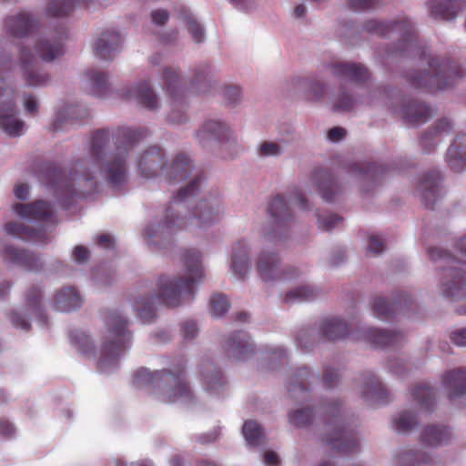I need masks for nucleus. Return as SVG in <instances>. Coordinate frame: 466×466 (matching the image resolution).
I'll return each mask as SVG.
<instances>
[{"mask_svg":"<svg viewBox=\"0 0 466 466\" xmlns=\"http://www.w3.org/2000/svg\"><path fill=\"white\" fill-rule=\"evenodd\" d=\"M145 137L140 130L127 127L116 129L111 136L108 130L94 133L90 147L91 159L76 161L70 172V185L78 194L93 191L96 187L94 174L97 169L114 187L127 179V152Z\"/></svg>","mask_w":466,"mask_h":466,"instance_id":"nucleus-1","label":"nucleus"},{"mask_svg":"<svg viewBox=\"0 0 466 466\" xmlns=\"http://www.w3.org/2000/svg\"><path fill=\"white\" fill-rule=\"evenodd\" d=\"M200 253L196 250H186L182 260L185 275L177 277L162 276L158 279L157 298H143L138 302L139 317L146 322L150 321L155 315L156 304L161 301L168 307L179 306L186 296H190L194 286L204 277Z\"/></svg>","mask_w":466,"mask_h":466,"instance_id":"nucleus-2","label":"nucleus"},{"mask_svg":"<svg viewBox=\"0 0 466 466\" xmlns=\"http://www.w3.org/2000/svg\"><path fill=\"white\" fill-rule=\"evenodd\" d=\"M180 210H174L172 208L167 209L165 220L156 227L147 228L145 234L152 238L156 244L162 239L169 238L177 229H192L202 228L217 222L222 215L221 203L217 198H209L200 200L194 209L184 218H179L177 213Z\"/></svg>","mask_w":466,"mask_h":466,"instance_id":"nucleus-3","label":"nucleus"},{"mask_svg":"<svg viewBox=\"0 0 466 466\" xmlns=\"http://www.w3.org/2000/svg\"><path fill=\"white\" fill-rule=\"evenodd\" d=\"M133 384L142 388L152 384L156 394L165 402L190 400V390L184 380L182 371H157L154 374L141 369L134 376Z\"/></svg>","mask_w":466,"mask_h":466,"instance_id":"nucleus-4","label":"nucleus"},{"mask_svg":"<svg viewBox=\"0 0 466 466\" xmlns=\"http://www.w3.org/2000/svg\"><path fill=\"white\" fill-rule=\"evenodd\" d=\"M107 336L101 349L98 369L102 371L115 365L118 356L125 350L131 335L127 329V321L116 310H109L106 316Z\"/></svg>","mask_w":466,"mask_h":466,"instance_id":"nucleus-5","label":"nucleus"},{"mask_svg":"<svg viewBox=\"0 0 466 466\" xmlns=\"http://www.w3.org/2000/svg\"><path fill=\"white\" fill-rule=\"evenodd\" d=\"M196 139L202 146H208L217 141L220 151L227 157H233L238 153L239 145L237 137L230 127L219 120H207L196 131Z\"/></svg>","mask_w":466,"mask_h":466,"instance_id":"nucleus-6","label":"nucleus"},{"mask_svg":"<svg viewBox=\"0 0 466 466\" xmlns=\"http://www.w3.org/2000/svg\"><path fill=\"white\" fill-rule=\"evenodd\" d=\"M267 210L268 220L264 233L267 239L271 241L281 237L292 225L294 218L287 201L280 195L268 202Z\"/></svg>","mask_w":466,"mask_h":466,"instance_id":"nucleus-7","label":"nucleus"},{"mask_svg":"<svg viewBox=\"0 0 466 466\" xmlns=\"http://www.w3.org/2000/svg\"><path fill=\"white\" fill-rule=\"evenodd\" d=\"M14 90L0 78V128L11 137L20 136L24 122L15 115Z\"/></svg>","mask_w":466,"mask_h":466,"instance_id":"nucleus-8","label":"nucleus"},{"mask_svg":"<svg viewBox=\"0 0 466 466\" xmlns=\"http://www.w3.org/2000/svg\"><path fill=\"white\" fill-rule=\"evenodd\" d=\"M428 68L413 71L409 75L410 83L415 87H425L431 91L445 88L448 84L444 80L446 72L441 68L438 59L430 57Z\"/></svg>","mask_w":466,"mask_h":466,"instance_id":"nucleus-9","label":"nucleus"},{"mask_svg":"<svg viewBox=\"0 0 466 466\" xmlns=\"http://www.w3.org/2000/svg\"><path fill=\"white\" fill-rule=\"evenodd\" d=\"M137 167L141 176L145 178H152L158 175L164 176L167 167L165 152L158 147H150L140 155Z\"/></svg>","mask_w":466,"mask_h":466,"instance_id":"nucleus-10","label":"nucleus"},{"mask_svg":"<svg viewBox=\"0 0 466 466\" xmlns=\"http://www.w3.org/2000/svg\"><path fill=\"white\" fill-rule=\"evenodd\" d=\"M256 268L261 279L266 282L288 278L275 253L267 251L259 253L256 261Z\"/></svg>","mask_w":466,"mask_h":466,"instance_id":"nucleus-11","label":"nucleus"},{"mask_svg":"<svg viewBox=\"0 0 466 466\" xmlns=\"http://www.w3.org/2000/svg\"><path fill=\"white\" fill-rule=\"evenodd\" d=\"M20 62L23 79L28 86H42L49 83V76L35 67V59L26 47L20 50Z\"/></svg>","mask_w":466,"mask_h":466,"instance_id":"nucleus-12","label":"nucleus"},{"mask_svg":"<svg viewBox=\"0 0 466 466\" xmlns=\"http://www.w3.org/2000/svg\"><path fill=\"white\" fill-rule=\"evenodd\" d=\"M441 290L445 297L452 299L464 298L466 294V273L456 267L447 269Z\"/></svg>","mask_w":466,"mask_h":466,"instance_id":"nucleus-13","label":"nucleus"},{"mask_svg":"<svg viewBox=\"0 0 466 466\" xmlns=\"http://www.w3.org/2000/svg\"><path fill=\"white\" fill-rule=\"evenodd\" d=\"M1 256L5 262L16 264L29 271H37L43 268L40 258L25 249L6 246L2 250Z\"/></svg>","mask_w":466,"mask_h":466,"instance_id":"nucleus-14","label":"nucleus"},{"mask_svg":"<svg viewBox=\"0 0 466 466\" xmlns=\"http://www.w3.org/2000/svg\"><path fill=\"white\" fill-rule=\"evenodd\" d=\"M363 31L378 35H386L394 31L405 37H410L413 34V27L408 20L385 23L377 19H370L364 23Z\"/></svg>","mask_w":466,"mask_h":466,"instance_id":"nucleus-15","label":"nucleus"},{"mask_svg":"<svg viewBox=\"0 0 466 466\" xmlns=\"http://www.w3.org/2000/svg\"><path fill=\"white\" fill-rule=\"evenodd\" d=\"M418 189L423 205L432 208L441 196L440 174L437 171L425 174L420 181Z\"/></svg>","mask_w":466,"mask_h":466,"instance_id":"nucleus-16","label":"nucleus"},{"mask_svg":"<svg viewBox=\"0 0 466 466\" xmlns=\"http://www.w3.org/2000/svg\"><path fill=\"white\" fill-rule=\"evenodd\" d=\"M121 37L114 31L103 32L94 45L95 54L103 60H112L114 54L119 49Z\"/></svg>","mask_w":466,"mask_h":466,"instance_id":"nucleus-17","label":"nucleus"},{"mask_svg":"<svg viewBox=\"0 0 466 466\" xmlns=\"http://www.w3.org/2000/svg\"><path fill=\"white\" fill-rule=\"evenodd\" d=\"M36 25L37 21L25 12L7 16L5 20V28L13 36H24L29 34Z\"/></svg>","mask_w":466,"mask_h":466,"instance_id":"nucleus-18","label":"nucleus"},{"mask_svg":"<svg viewBox=\"0 0 466 466\" xmlns=\"http://www.w3.org/2000/svg\"><path fill=\"white\" fill-rule=\"evenodd\" d=\"M226 352L230 359L246 360L252 356L253 349L246 334L236 332L228 339Z\"/></svg>","mask_w":466,"mask_h":466,"instance_id":"nucleus-19","label":"nucleus"},{"mask_svg":"<svg viewBox=\"0 0 466 466\" xmlns=\"http://www.w3.org/2000/svg\"><path fill=\"white\" fill-rule=\"evenodd\" d=\"M191 160L185 155H177L164 171V177L169 183L184 181L192 171Z\"/></svg>","mask_w":466,"mask_h":466,"instance_id":"nucleus-20","label":"nucleus"},{"mask_svg":"<svg viewBox=\"0 0 466 466\" xmlns=\"http://www.w3.org/2000/svg\"><path fill=\"white\" fill-rule=\"evenodd\" d=\"M399 115L412 125H420L431 117L432 110L422 103L411 100L403 105Z\"/></svg>","mask_w":466,"mask_h":466,"instance_id":"nucleus-21","label":"nucleus"},{"mask_svg":"<svg viewBox=\"0 0 466 466\" xmlns=\"http://www.w3.org/2000/svg\"><path fill=\"white\" fill-rule=\"evenodd\" d=\"M334 76L356 83H363L370 78L369 71L360 64L339 63L331 67Z\"/></svg>","mask_w":466,"mask_h":466,"instance_id":"nucleus-22","label":"nucleus"},{"mask_svg":"<svg viewBox=\"0 0 466 466\" xmlns=\"http://www.w3.org/2000/svg\"><path fill=\"white\" fill-rule=\"evenodd\" d=\"M363 337L367 342L374 347L392 346L403 340L404 335L401 332L389 331L374 328L366 329Z\"/></svg>","mask_w":466,"mask_h":466,"instance_id":"nucleus-23","label":"nucleus"},{"mask_svg":"<svg viewBox=\"0 0 466 466\" xmlns=\"http://www.w3.org/2000/svg\"><path fill=\"white\" fill-rule=\"evenodd\" d=\"M7 234L25 241L47 243L49 238L43 229H35L17 222H10L5 228Z\"/></svg>","mask_w":466,"mask_h":466,"instance_id":"nucleus-24","label":"nucleus"},{"mask_svg":"<svg viewBox=\"0 0 466 466\" xmlns=\"http://www.w3.org/2000/svg\"><path fill=\"white\" fill-rule=\"evenodd\" d=\"M13 210L26 219H46L52 214L51 206L42 200L30 204L16 203L13 205Z\"/></svg>","mask_w":466,"mask_h":466,"instance_id":"nucleus-25","label":"nucleus"},{"mask_svg":"<svg viewBox=\"0 0 466 466\" xmlns=\"http://www.w3.org/2000/svg\"><path fill=\"white\" fill-rule=\"evenodd\" d=\"M248 250V245L243 241L237 242L233 247L231 268L234 274L239 279H243L251 267Z\"/></svg>","mask_w":466,"mask_h":466,"instance_id":"nucleus-26","label":"nucleus"},{"mask_svg":"<svg viewBox=\"0 0 466 466\" xmlns=\"http://www.w3.org/2000/svg\"><path fill=\"white\" fill-rule=\"evenodd\" d=\"M314 179L326 201H335L342 192L340 186L327 170L317 172Z\"/></svg>","mask_w":466,"mask_h":466,"instance_id":"nucleus-27","label":"nucleus"},{"mask_svg":"<svg viewBox=\"0 0 466 466\" xmlns=\"http://www.w3.org/2000/svg\"><path fill=\"white\" fill-rule=\"evenodd\" d=\"M326 441L332 449L343 454L354 451L358 446L357 441L340 428L330 429Z\"/></svg>","mask_w":466,"mask_h":466,"instance_id":"nucleus-28","label":"nucleus"},{"mask_svg":"<svg viewBox=\"0 0 466 466\" xmlns=\"http://www.w3.org/2000/svg\"><path fill=\"white\" fill-rule=\"evenodd\" d=\"M442 380L449 391L450 399L466 394V370H454L448 371L444 374Z\"/></svg>","mask_w":466,"mask_h":466,"instance_id":"nucleus-29","label":"nucleus"},{"mask_svg":"<svg viewBox=\"0 0 466 466\" xmlns=\"http://www.w3.org/2000/svg\"><path fill=\"white\" fill-rule=\"evenodd\" d=\"M461 9L460 0H431L430 3L431 15L434 18L451 20Z\"/></svg>","mask_w":466,"mask_h":466,"instance_id":"nucleus-30","label":"nucleus"},{"mask_svg":"<svg viewBox=\"0 0 466 466\" xmlns=\"http://www.w3.org/2000/svg\"><path fill=\"white\" fill-rule=\"evenodd\" d=\"M82 304L79 294L74 288L67 287L61 289L54 299V307L61 312H68L78 309Z\"/></svg>","mask_w":466,"mask_h":466,"instance_id":"nucleus-31","label":"nucleus"},{"mask_svg":"<svg viewBox=\"0 0 466 466\" xmlns=\"http://www.w3.org/2000/svg\"><path fill=\"white\" fill-rule=\"evenodd\" d=\"M65 37V32L59 33V36L55 39L41 40L35 49L39 56L46 62H51L63 56L62 40Z\"/></svg>","mask_w":466,"mask_h":466,"instance_id":"nucleus-32","label":"nucleus"},{"mask_svg":"<svg viewBox=\"0 0 466 466\" xmlns=\"http://www.w3.org/2000/svg\"><path fill=\"white\" fill-rule=\"evenodd\" d=\"M447 157L456 171L461 170L466 164V135H460L447 151Z\"/></svg>","mask_w":466,"mask_h":466,"instance_id":"nucleus-33","label":"nucleus"},{"mask_svg":"<svg viewBox=\"0 0 466 466\" xmlns=\"http://www.w3.org/2000/svg\"><path fill=\"white\" fill-rule=\"evenodd\" d=\"M319 332L327 339L335 340L344 338L349 332V328L345 321L331 318L322 320Z\"/></svg>","mask_w":466,"mask_h":466,"instance_id":"nucleus-34","label":"nucleus"},{"mask_svg":"<svg viewBox=\"0 0 466 466\" xmlns=\"http://www.w3.org/2000/svg\"><path fill=\"white\" fill-rule=\"evenodd\" d=\"M42 290L39 287H31L25 297L26 314L37 317L43 323L46 322L41 306Z\"/></svg>","mask_w":466,"mask_h":466,"instance_id":"nucleus-35","label":"nucleus"},{"mask_svg":"<svg viewBox=\"0 0 466 466\" xmlns=\"http://www.w3.org/2000/svg\"><path fill=\"white\" fill-rule=\"evenodd\" d=\"M450 432L444 427L429 426L421 433V441L431 447L446 443L450 439Z\"/></svg>","mask_w":466,"mask_h":466,"instance_id":"nucleus-36","label":"nucleus"},{"mask_svg":"<svg viewBox=\"0 0 466 466\" xmlns=\"http://www.w3.org/2000/svg\"><path fill=\"white\" fill-rule=\"evenodd\" d=\"M357 171L360 174V184L363 189L369 185H373L379 182L384 172L385 168L382 166L370 165H356Z\"/></svg>","mask_w":466,"mask_h":466,"instance_id":"nucleus-37","label":"nucleus"},{"mask_svg":"<svg viewBox=\"0 0 466 466\" xmlns=\"http://www.w3.org/2000/svg\"><path fill=\"white\" fill-rule=\"evenodd\" d=\"M204 386L207 392L212 395H219L225 390V380L219 370H217L211 366L203 374Z\"/></svg>","mask_w":466,"mask_h":466,"instance_id":"nucleus-38","label":"nucleus"},{"mask_svg":"<svg viewBox=\"0 0 466 466\" xmlns=\"http://www.w3.org/2000/svg\"><path fill=\"white\" fill-rule=\"evenodd\" d=\"M242 432L248 444L252 447H258L266 442V436L257 421H246L243 425Z\"/></svg>","mask_w":466,"mask_h":466,"instance_id":"nucleus-39","label":"nucleus"},{"mask_svg":"<svg viewBox=\"0 0 466 466\" xmlns=\"http://www.w3.org/2000/svg\"><path fill=\"white\" fill-rule=\"evenodd\" d=\"M287 356L281 349H270L262 353L258 368L260 370H276L286 361Z\"/></svg>","mask_w":466,"mask_h":466,"instance_id":"nucleus-40","label":"nucleus"},{"mask_svg":"<svg viewBox=\"0 0 466 466\" xmlns=\"http://www.w3.org/2000/svg\"><path fill=\"white\" fill-rule=\"evenodd\" d=\"M82 0H52L46 8V15L49 17H64L69 15L74 7Z\"/></svg>","mask_w":466,"mask_h":466,"instance_id":"nucleus-41","label":"nucleus"},{"mask_svg":"<svg viewBox=\"0 0 466 466\" xmlns=\"http://www.w3.org/2000/svg\"><path fill=\"white\" fill-rule=\"evenodd\" d=\"M362 395L367 400H384L387 397V390L380 381L375 380L371 374H369L367 380L363 382Z\"/></svg>","mask_w":466,"mask_h":466,"instance_id":"nucleus-42","label":"nucleus"},{"mask_svg":"<svg viewBox=\"0 0 466 466\" xmlns=\"http://www.w3.org/2000/svg\"><path fill=\"white\" fill-rule=\"evenodd\" d=\"M86 77L91 88V92L96 96H104L109 87L106 74L97 70H89L86 72Z\"/></svg>","mask_w":466,"mask_h":466,"instance_id":"nucleus-43","label":"nucleus"},{"mask_svg":"<svg viewBox=\"0 0 466 466\" xmlns=\"http://www.w3.org/2000/svg\"><path fill=\"white\" fill-rule=\"evenodd\" d=\"M317 296V291L309 286H299L285 294L282 302L292 304L313 299Z\"/></svg>","mask_w":466,"mask_h":466,"instance_id":"nucleus-44","label":"nucleus"},{"mask_svg":"<svg viewBox=\"0 0 466 466\" xmlns=\"http://www.w3.org/2000/svg\"><path fill=\"white\" fill-rule=\"evenodd\" d=\"M137 97L140 104L149 109L158 106L157 97L147 83H140L137 86Z\"/></svg>","mask_w":466,"mask_h":466,"instance_id":"nucleus-45","label":"nucleus"},{"mask_svg":"<svg viewBox=\"0 0 466 466\" xmlns=\"http://www.w3.org/2000/svg\"><path fill=\"white\" fill-rule=\"evenodd\" d=\"M415 400L424 409H431L434 403V394L432 390L426 385H419L412 391Z\"/></svg>","mask_w":466,"mask_h":466,"instance_id":"nucleus-46","label":"nucleus"},{"mask_svg":"<svg viewBox=\"0 0 466 466\" xmlns=\"http://www.w3.org/2000/svg\"><path fill=\"white\" fill-rule=\"evenodd\" d=\"M399 461L400 466H413L420 462L428 461V456L425 453L408 449L399 454Z\"/></svg>","mask_w":466,"mask_h":466,"instance_id":"nucleus-47","label":"nucleus"},{"mask_svg":"<svg viewBox=\"0 0 466 466\" xmlns=\"http://www.w3.org/2000/svg\"><path fill=\"white\" fill-rule=\"evenodd\" d=\"M72 343L77 348L79 351L86 356L93 355V345L89 340L88 336L84 332L76 330L70 335Z\"/></svg>","mask_w":466,"mask_h":466,"instance_id":"nucleus-48","label":"nucleus"},{"mask_svg":"<svg viewBox=\"0 0 466 466\" xmlns=\"http://www.w3.org/2000/svg\"><path fill=\"white\" fill-rule=\"evenodd\" d=\"M357 104V100L353 98L347 91L341 89L336 96L333 103L334 111H350Z\"/></svg>","mask_w":466,"mask_h":466,"instance_id":"nucleus-49","label":"nucleus"},{"mask_svg":"<svg viewBox=\"0 0 466 466\" xmlns=\"http://www.w3.org/2000/svg\"><path fill=\"white\" fill-rule=\"evenodd\" d=\"M161 75L167 91L170 95L174 96L179 84V75L177 71L172 67L167 66L163 68Z\"/></svg>","mask_w":466,"mask_h":466,"instance_id":"nucleus-50","label":"nucleus"},{"mask_svg":"<svg viewBox=\"0 0 466 466\" xmlns=\"http://www.w3.org/2000/svg\"><path fill=\"white\" fill-rule=\"evenodd\" d=\"M309 370L308 368H301L295 375V381L292 385L289 386V392L292 398H296L297 391L301 393L306 390V381L309 377Z\"/></svg>","mask_w":466,"mask_h":466,"instance_id":"nucleus-51","label":"nucleus"},{"mask_svg":"<svg viewBox=\"0 0 466 466\" xmlns=\"http://www.w3.org/2000/svg\"><path fill=\"white\" fill-rule=\"evenodd\" d=\"M229 309L227 298L220 294L214 295L210 299V312L214 317H220Z\"/></svg>","mask_w":466,"mask_h":466,"instance_id":"nucleus-52","label":"nucleus"},{"mask_svg":"<svg viewBox=\"0 0 466 466\" xmlns=\"http://www.w3.org/2000/svg\"><path fill=\"white\" fill-rule=\"evenodd\" d=\"M417 424L415 416L408 411L400 413L394 420L395 429L400 432H405Z\"/></svg>","mask_w":466,"mask_h":466,"instance_id":"nucleus-53","label":"nucleus"},{"mask_svg":"<svg viewBox=\"0 0 466 466\" xmlns=\"http://www.w3.org/2000/svg\"><path fill=\"white\" fill-rule=\"evenodd\" d=\"M374 314L381 319H387L393 314L391 306L383 298H376L372 303Z\"/></svg>","mask_w":466,"mask_h":466,"instance_id":"nucleus-54","label":"nucleus"},{"mask_svg":"<svg viewBox=\"0 0 466 466\" xmlns=\"http://www.w3.org/2000/svg\"><path fill=\"white\" fill-rule=\"evenodd\" d=\"M199 189V179L195 177L186 187L178 190L177 194L174 197V201L179 203L187 199L189 197L194 196Z\"/></svg>","mask_w":466,"mask_h":466,"instance_id":"nucleus-55","label":"nucleus"},{"mask_svg":"<svg viewBox=\"0 0 466 466\" xmlns=\"http://www.w3.org/2000/svg\"><path fill=\"white\" fill-rule=\"evenodd\" d=\"M283 149L280 145L273 141H264L262 142L258 148V153L259 157H279L282 154Z\"/></svg>","mask_w":466,"mask_h":466,"instance_id":"nucleus-56","label":"nucleus"},{"mask_svg":"<svg viewBox=\"0 0 466 466\" xmlns=\"http://www.w3.org/2000/svg\"><path fill=\"white\" fill-rule=\"evenodd\" d=\"M312 412L310 409H300L289 414V420L295 426H306L311 420Z\"/></svg>","mask_w":466,"mask_h":466,"instance_id":"nucleus-57","label":"nucleus"},{"mask_svg":"<svg viewBox=\"0 0 466 466\" xmlns=\"http://www.w3.org/2000/svg\"><path fill=\"white\" fill-rule=\"evenodd\" d=\"M381 4V0H347V5L353 11H366L375 8Z\"/></svg>","mask_w":466,"mask_h":466,"instance_id":"nucleus-58","label":"nucleus"},{"mask_svg":"<svg viewBox=\"0 0 466 466\" xmlns=\"http://www.w3.org/2000/svg\"><path fill=\"white\" fill-rule=\"evenodd\" d=\"M318 222L320 228L331 230L342 222V218L334 214L323 215L319 217Z\"/></svg>","mask_w":466,"mask_h":466,"instance_id":"nucleus-59","label":"nucleus"},{"mask_svg":"<svg viewBox=\"0 0 466 466\" xmlns=\"http://www.w3.org/2000/svg\"><path fill=\"white\" fill-rule=\"evenodd\" d=\"M451 128V124L447 118L441 119L432 130L427 132L421 138V144L425 145L428 140L429 136H437L441 135L444 132L450 131Z\"/></svg>","mask_w":466,"mask_h":466,"instance_id":"nucleus-60","label":"nucleus"},{"mask_svg":"<svg viewBox=\"0 0 466 466\" xmlns=\"http://www.w3.org/2000/svg\"><path fill=\"white\" fill-rule=\"evenodd\" d=\"M185 19L188 23V31L197 43H200L204 39V30L199 24L193 19L190 15H187Z\"/></svg>","mask_w":466,"mask_h":466,"instance_id":"nucleus-61","label":"nucleus"},{"mask_svg":"<svg viewBox=\"0 0 466 466\" xmlns=\"http://www.w3.org/2000/svg\"><path fill=\"white\" fill-rule=\"evenodd\" d=\"M168 122L179 125L187 120V116L184 112V107L177 103H174L170 113L167 115Z\"/></svg>","mask_w":466,"mask_h":466,"instance_id":"nucleus-62","label":"nucleus"},{"mask_svg":"<svg viewBox=\"0 0 466 466\" xmlns=\"http://www.w3.org/2000/svg\"><path fill=\"white\" fill-rule=\"evenodd\" d=\"M385 249V245L383 240L378 236H370V242L367 247L368 252L373 254L374 256H378L382 253Z\"/></svg>","mask_w":466,"mask_h":466,"instance_id":"nucleus-63","label":"nucleus"},{"mask_svg":"<svg viewBox=\"0 0 466 466\" xmlns=\"http://www.w3.org/2000/svg\"><path fill=\"white\" fill-rule=\"evenodd\" d=\"M198 326L193 320H186L182 323L183 336L187 339H194L198 335Z\"/></svg>","mask_w":466,"mask_h":466,"instance_id":"nucleus-64","label":"nucleus"}]
</instances>
